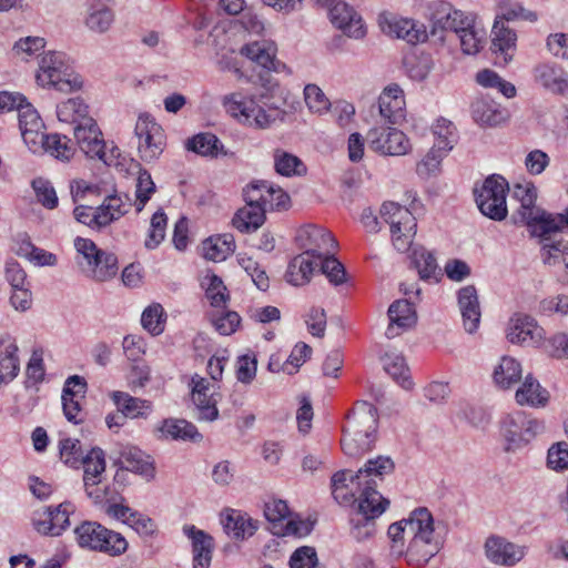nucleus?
<instances>
[{
    "mask_svg": "<svg viewBox=\"0 0 568 568\" xmlns=\"http://www.w3.org/2000/svg\"><path fill=\"white\" fill-rule=\"evenodd\" d=\"M270 182H252L243 191L246 205L235 213L232 223L242 233H250L261 227L265 221L267 210V194Z\"/></svg>",
    "mask_w": 568,
    "mask_h": 568,
    "instance_id": "nucleus-5",
    "label": "nucleus"
},
{
    "mask_svg": "<svg viewBox=\"0 0 568 568\" xmlns=\"http://www.w3.org/2000/svg\"><path fill=\"white\" fill-rule=\"evenodd\" d=\"M328 8L331 22L341 29L347 37L361 39L366 30L361 16L344 1H335Z\"/></svg>",
    "mask_w": 568,
    "mask_h": 568,
    "instance_id": "nucleus-17",
    "label": "nucleus"
},
{
    "mask_svg": "<svg viewBox=\"0 0 568 568\" xmlns=\"http://www.w3.org/2000/svg\"><path fill=\"white\" fill-rule=\"evenodd\" d=\"M73 216L77 222L90 227L93 231H101L106 227L104 223V217L102 213H100L99 207H92L88 205H77L73 210Z\"/></svg>",
    "mask_w": 568,
    "mask_h": 568,
    "instance_id": "nucleus-56",
    "label": "nucleus"
},
{
    "mask_svg": "<svg viewBox=\"0 0 568 568\" xmlns=\"http://www.w3.org/2000/svg\"><path fill=\"white\" fill-rule=\"evenodd\" d=\"M240 52L267 71L278 72L281 68H286L285 64L275 60L276 47L271 41L262 40L247 43L241 48Z\"/></svg>",
    "mask_w": 568,
    "mask_h": 568,
    "instance_id": "nucleus-28",
    "label": "nucleus"
},
{
    "mask_svg": "<svg viewBox=\"0 0 568 568\" xmlns=\"http://www.w3.org/2000/svg\"><path fill=\"white\" fill-rule=\"evenodd\" d=\"M378 516L365 514L359 510H355V515L351 518L352 524V536L361 541L371 537L375 531V519Z\"/></svg>",
    "mask_w": 568,
    "mask_h": 568,
    "instance_id": "nucleus-57",
    "label": "nucleus"
},
{
    "mask_svg": "<svg viewBox=\"0 0 568 568\" xmlns=\"http://www.w3.org/2000/svg\"><path fill=\"white\" fill-rule=\"evenodd\" d=\"M447 151L434 146L427 152L420 162L417 163L416 172L422 178H428L439 171L440 163Z\"/></svg>",
    "mask_w": 568,
    "mask_h": 568,
    "instance_id": "nucleus-60",
    "label": "nucleus"
},
{
    "mask_svg": "<svg viewBox=\"0 0 568 568\" xmlns=\"http://www.w3.org/2000/svg\"><path fill=\"white\" fill-rule=\"evenodd\" d=\"M433 133L436 138L434 146L449 152L456 142V128L447 119H438L433 126Z\"/></svg>",
    "mask_w": 568,
    "mask_h": 568,
    "instance_id": "nucleus-53",
    "label": "nucleus"
},
{
    "mask_svg": "<svg viewBox=\"0 0 568 568\" xmlns=\"http://www.w3.org/2000/svg\"><path fill=\"white\" fill-rule=\"evenodd\" d=\"M37 81L41 87L54 88L63 93L78 91L83 80L78 74L65 53L49 51L39 61Z\"/></svg>",
    "mask_w": 568,
    "mask_h": 568,
    "instance_id": "nucleus-4",
    "label": "nucleus"
},
{
    "mask_svg": "<svg viewBox=\"0 0 568 568\" xmlns=\"http://www.w3.org/2000/svg\"><path fill=\"white\" fill-rule=\"evenodd\" d=\"M389 325L385 335L392 339L400 335L402 332L413 327L417 322L416 311L413 303L407 300H397L388 307Z\"/></svg>",
    "mask_w": 568,
    "mask_h": 568,
    "instance_id": "nucleus-23",
    "label": "nucleus"
},
{
    "mask_svg": "<svg viewBox=\"0 0 568 568\" xmlns=\"http://www.w3.org/2000/svg\"><path fill=\"white\" fill-rule=\"evenodd\" d=\"M458 307L463 320V326L469 334L478 329L481 311L477 290L474 285H466L457 292Z\"/></svg>",
    "mask_w": 568,
    "mask_h": 568,
    "instance_id": "nucleus-22",
    "label": "nucleus"
},
{
    "mask_svg": "<svg viewBox=\"0 0 568 568\" xmlns=\"http://www.w3.org/2000/svg\"><path fill=\"white\" fill-rule=\"evenodd\" d=\"M384 369L404 389H410L413 382L408 376V367L402 355L386 354L384 357Z\"/></svg>",
    "mask_w": 568,
    "mask_h": 568,
    "instance_id": "nucleus-51",
    "label": "nucleus"
},
{
    "mask_svg": "<svg viewBox=\"0 0 568 568\" xmlns=\"http://www.w3.org/2000/svg\"><path fill=\"white\" fill-rule=\"evenodd\" d=\"M523 223L530 229L532 235L542 237L541 245L546 239H550L547 236L548 234L565 227V223L559 222L558 214L556 216L548 214L539 207L534 212V214H531L529 219H526Z\"/></svg>",
    "mask_w": 568,
    "mask_h": 568,
    "instance_id": "nucleus-39",
    "label": "nucleus"
},
{
    "mask_svg": "<svg viewBox=\"0 0 568 568\" xmlns=\"http://www.w3.org/2000/svg\"><path fill=\"white\" fill-rule=\"evenodd\" d=\"M79 547L110 556L122 555L128 548L125 538L97 521H83L74 528Z\"/></svg>",
    "mask_w": 568,
    "mask_h": 568,
    "instance_id": "nucleus-6",
    "label": "nucleus"
},
{
    "mask_svg": "<svg viewBox=\"0 0 568 568\" xmlns=\"http://www.w3.org/2000/svg\"><path fill=\"white\" fill-rule=\"evenodd\" d=\"M493 41L491 50L496 54L495 63L498 65H506L513 59V53L516 47L517 36L514 30L505 26L503 20H495L493 26Z\"/></svg>",
    "mask_w": 568,
    "mask_h": 568,
    "instance_id": "nucleus-27",
    "label": "nucleus"
},
{
    "mask_svg": "<svg viewBox=\"0 0 568 568\" xmlns=\"http://www.w3.org/2000/svg\"><path fill=\"white\" fill-rule=\"evenodd\" d=\"M89 266L94 280L105 282L116 275L119 270L118 257L111 252L103 251L89 263Z\"/></svg>",
    "mask_w": 568,
    "mask_h": 568,
    "instance_id": "nucleus-49",
    "label": "nucleus"
},
{
    "mask_svg": "<svg viewBox=\"0 0 568 568\" xmlns=\"http://www.w3.org/2000/svg\"><path fill=\"white\" fill-rule=\"evenodd\" d=\"M81 467L84 469V485H99L102 473L105 470V455L100 447L91 448L81 458Z\"/></svg>",
    "mask_w": 568,
    "mask_h": 568,
    "instance_id": "nucleus-40",
    "label": "nucleus"
},
{
    "mask_svg": "<svg viewBox=\"0 0 568 568\" xmlns=\"http://www.w3.org/2000/svg\"><path fill=\"white\" fill-rule=\"evenodd\" d=\"M221 523L226 535L235 540L252 537L257 529V521L241 510L226 509L221 514Z\"/></svg>",
    "mask_w": 568,
    "mask_h": 568,
    "instance_id": "nucleus-26",
    "label": "nucleus"
},
{
    "mask_svg": "<svg viewBox=\"0 0 568 568\" xmlns=\"http://www.w3.org/2000/svg\"><path fill=\"white\" fill-rule=\"evenodd\" d=\"M369 148L383 155H404L410 144L404 132L394 129L390 124L376 125L366 135Z\"/></svg>",
    "mask_w": 568,
    "mask_h": 568,
    "instance_id": "nucleus-11",
    "label": "nucleus"
},
{
    "mask_svg": "<svg viewBox=\"0 0 568 568\" xmlns=\"http://www.w3.org/2000/svg\"><path fill=\"white\" fill-rule=\"evenodd\" d=\"M203 256L213 262L226 260L235 251V240L230 233L215 235L202 243Z\"/></svg>",
    "mask_w": 568,
    "mask_h": 568,
    "instance_id": "nucleus-37",
    "label": "nucleus"
},
{
    "mask_svg": "<svg viewBox=\"0 0 568 568\" xmlns=\"http://www.w3.org/2000/svg\"><path fill=\"white\" fill-rule=\"evenodd\" d=\"M0 345L4 348L0 351V385L12 382L20 372V359L18 356V346L10 335L0 338Z\"/></svg>",
    "mask_w": 568,
    "mask_h": 568,
    "instance_id": "nucleus-31",
    "label": "nucleus"
},
{
    "mask_svg": "<svg viewBox=\"0 0 568 568\" xmlns=\"http://www.w3.org/2000/svg\"><path fill=\"white\" fill-rule=\"evenodd\" d=\"M395 469V463L388 456L368 459L355 474L351 470H338L331 478L334 499L344 506H353L355 510L381 516L389 506V500L377 490L378 480Z\"/></svg>",
    "mask_w": 568,
    "mask_h": 568,
    "instance_id": "nucleus-1",
    "label": "nucleus"
},
{
    "mask_svg": "<svg viewBox=\"0 0 568 568\" xmlns=\"http://www.w3.org/2000/svg\"><path fill=\"white\" fill-rule=\"evenodd\" d=\"M114 22V12L104 0H94L88 8L85 26L93 32L104 33Z\"/></svg>",
    "mask_w": 568,
    "mask_h": 568,
    "instance_id": "nucleus-35",
    "label": "nucleus"
},
{
    "mask_svg": "<svg viewBox=\"0 0 568 568\" xmlns=\"http://www.w3.org/2000/svg\"><path fill=\"white\" fill-rule=\"evenodd\" d=\"M296 240L305 248L304 254L316 261L335 253L338 246L337 241L329 231L315 225L301 229Z\"/></svg>",
    "mask_w": 568,
    "mask_h": 568,
    "instance_id": "nucleus-12",
    "label": "nucleus"
},
{
    "mask_svg": "<svg viewBox=\"0 0 568 568\" xmlns=\"http://www.w3.org/2000/svg\"><path fill=\"white\" fill-rule=\"evenodd\" d=\"M485 554L491 562L510 567L524 558L525 548L517 546L503 537L491 536L486 540Z\"/></svg>",
    "mask_w": 568,
    "mask_h": 568,
    "instance_id": "nucleus-20",
    "label": "nucleus"
},
{
    "mask_svg": "<svg viewBox=\"0 0 568 568\" xmlns=\"http://www.w3.org/2000/svg\"><path fill=\"white\" fill-rule=\"evenodd\" d=\"M17 111L22 139L32 152H37L40 139H43L44 134L43 122L37 110L27 101L22 102Z\"/></svg>",
    "mask_w": 568,
    "mask_h": 568,
    "instance_id": "nucleus-19",
    "label": "nucleus"
},
{
    "mask_svg": "<svg viewBox=\"0 0 568 568\" xmlns=\"http://www.w3.org/2000/svg\"><path fill=\"white\" fill-rule=\"evenodd\" d=\"M74 510L71 503L64 501L57 507H45L38 510L33 516L36 530L45 536H60L69 526V516Z\"/></svg>",
    "mask_w": 568,
    "mask_h": 568,
    "instance_id": "nucleus-13",
    "label": "nucleus"
},
{
    "mask_svg": "<svg viewBox=\"0 0 568 568\" xmlns=\"http://www.w3.org/2000/svg\"><path fill=\"white\" fill-rule=\"evenodd\" d=\"M134 134L138 138V151L144 162L156 160L165 146L164 131L149 114L138 118Z\"/></svg>",
    "mask_w": 568,
    "mask_h": 568,
    "instance_id": "nucleus-10",
    "label": "nucleus"
},
{
    "mask_svg": "<svg viewBox=\"0 0 568 568\" xmlns=\"http://www.w3.org/2000/svg\"><path fill=\"white\" fill-rule=\"evenodd\" d=\"M211 322L221 335H231L239 327L241 317L233 311H216L211 315Z\"/></svg>",
    "mask_w": 568,
    "mask_h": 568,
    "instance_id": "nucleus-61",
    "label": "nucleus"
},
{
    "mask_svg": "<svg viewBox=\"0 0 568 568\" xmlns=\"http://www.w3.org/2000/svg\"><path fill=\"white\" fill-rule=\"evenodd\" d=\"M499 10L500 13L497 16V20L505 21H515V20H527V21H536L537 14L532 11L525 9L518 2H511L510 0H500L499 1Z\"/></svg>",
    "mask_w": 568,
    "mask_h": 568,
    "instance_id": "nucleus-55",
    "label": "nucleus"
},
{
    "mask_svg": "<svg viewBox=\"0 0 568 568\" xmlns=\"http://www.w3.org/2000/svg\"><path fill=\"white\" fill-rule=\"evenodd\" d=\"M185 146L201 156L216 158L220 153L225 154L219 138L210 132L197 133L187 139Z\"/></svg>",
    "mask_w": 568,
    "mask_h": 568,
    "instance_id": "nucleus-45",
    "label": "nucleus"
},
{
    "mask_svg": "<svg viewBox=\"0 0 568 568\" xmlns=\"http://www.w3.org/2000/svg\"><path fill=\"white\" fill-rule=\"evenodd\" d=\"M378 111L385 124H398L405 118V99L398 85L388 87L382 92Z\"/></svg>",
    "mask_w": 568,
    "mask_h": 568,
    "instance_id": "nucleus-25",
    "label": "nucleus"
},
{
    "mask_svg": "<svg viewBox=\"0 0 568 568\" xmlns=\"http://www.w3.org/2000/svg\"><path fill=\"white\" fill-rule=\"evenodd\" d=\"M540 257L545 265L568 270V241L546 239Z\"/></svg>",
    "mask_w": 568,
    "mask_h": 568,
    "instance_id": "nucleus-43",
    "label": "nucleus"
},
{
    "mask_svg": "<svg viewBox=\"0 0 568 568\" xmlns=\"http://www.w3.org/2000/svg\"><path fill=\"white\" fill-rule=\"evenodd\" d=\"M74 146L78 145L81 152L90 159H99L105 162V142L102 132L94 119L84 120L82 124L72 128Z\"/></svg>",
    "mask_w": 568,
    "mask_h": 568,
    "instance_id": "nucleus-15",
    "label": "nucleus"
},
{
    "mask_svg": "<svg viewBox=\"0 0 568 568\" xmlns=\"http://www.w3.org/2000/svg\"><path fill=\"white\" fill-rule=\"evenodd\" d=\"M507 181L497 174L486 178L474 189V195L479 211L494 221H503L507 216L506 193Z\"/></svg>",
    "mask_w": 568,
    "mask_h": 568,
    "instance_id": "nucleus-7",
    "label": "nucleus"
},
{
    "mask_svg": "<svg viewBox=\"0 0 568 568\" xmlns=\"http://www.w3.org/2000/svg\"><path fill=\"white\" fill-rule=\"evenodd\" d=\"M501 432L506 440L505 449L515 452L537 435L542 434L545 424L542 420L529 417L524 412H516L503 420Z\"/></svg>",
    "mask_w": 568,
    "mask_h": 568,
    "instance_id": "nucleus-8",
    "label": "nucleus"
},
{
    "mask_svg": "<svg viewBox=\"0 0 568 568\" xmlns=\"http://www.w3.org/2000/svg\"><path fill=\"white\" fill-rule=\"evenodd\" d=\"M476 81L484 88H496L506 98L516 95V88L513 83L501 79L495 71L481 70L476 75Z\"/></svg>",
    "mask_w": 568,
    "mask_h": 568,
    "instance_id": "nucleus-52",
    "label": "nucleus"
},
{
    "mask_svg": "<svg viewBox=\"0 0 568 568\" xmlns=\"http://www.w3.org/2000/svg\"><path fill=\"white\" fill-rule=\"evenodd\" d=\"M381 26L384 32L403 39L410 44H417L425 42L428 38L426 27L413 19L406 18H392L390 20L385 19L381 21Z\"/></svg>",
    "mask_w": 568,
    "mask_h": 568,
    "instance_id": "nucleus-21",
    "label": "nucleus"
},
{
    "mask_svg": "<svg viewBox=\"0 0 568 568\" xmlns=\"http://www.w3.org/2000/svg\"><path fill=\"white\" fill-rule=\"evenodd\" d=\"M111 398L124 418L146 417L152 410L151 402L133 397L124 392H113Z\"/></svg>",
    "mask_w": 568,
    "mask_h": 568,
    "instance_id": "nucleus-34",
    "label": "nucleus"
},
{
    "mask_svg": "<svg viewBox=\"0 0 568 568\" xmlns=\"http://www.w3.org/2000/svg\"><path fill=\"white\" fill-rule=\"evenodd\" d=\"M39 148H43L45 152L59 160L68 161L75 152L73 140L65 134H43V139H40Z\"/></svg>",
    "mask_w": 568,
    "mask_h": 568,
    "instance_id": "nucleus-42",
    "label": "nucleus"
},
{
    "mask_svg": "<svg viewBox=\"0 0 568 568\" xmlns=\"http://www.w3.org/2000/svg\"><path fill=\"white\" fill-rule=\"evenodd\" d=\"M111 458L113 465L119 467L120 470H129L145 477L154 476L151 457L135 446L119 444L112 452Z\"/></svg>",
    "mask_w": 568,
    "mask_h": 568,
    "instance_id": "nucleus-14",
    "label": "nucleus"
},
{
    "mask_svg": "<svg viewBox=\"0 0 568 568\" xmlns=\"http://www.w3.org/2000/svg\"><path fill=\"white\" fill-rule=\"evenodd\" d=\"M455 34L460 41V47L466 54H476L481 44L483 36L474 27V18L471 17L470 26H462Z\"/></svg>",
    "mask_w": 568,
    "mask_h": 568,
    "instance_id": "nucleus-59",
    "label": "nucleus"
},
{
    "mask_svg": "<svg viewBox=\"0 0 568 568\" xmlns=\"http://www.w3.org/2000/svg\"><path fill=\"white\" fill-rule=\"evenodd\" d=\"M159 438L200 443L203 438L195 425L186 419L166 418L158 427Z\"/></svg>",
    "mask_w": 568,
    "mask_h": 568,
    "instance_id": "nucleus-30",
    "label": "nucleus"
},
{
    "mask_svg": "<svg viewBox=\"0 0 568 568\" xmlns=\"http://www.w3.org/2000/svg\"><path fill=\"white\" fill-rule=\"evenodd\" d=\"M548 399L549 393L531 376H527L523 386L516 392V400L519 405L545 406Z\"/></svg>",
    "mask_w": 568,
    "mask_h": 568,
    "instance_id": "nucleus-46",
    "label": "nucleus"
},
{
    "mask_svg": "<svg viewBox=\"0 0 568 568\" xmlns=\"http://www.w3.org/2000/svg\"><path fill=\"white\" fill-rule=\"evenodd\" d=\"M387 535L392 555H405L410 565L428 562L440 549L433 515L426 507L416 508L408 518L392 524Z\"/></svg>",
    "mask_w": 568,
    "mask_h": 568,
    "instance_id": "nucleus-2",
    "label": "nucleus"
},
{
    "mask_svg": "<svg viewBox=\"0 0 568 568\" xmlns=\"http://www.w3.org/2000/svg\"><path fill=\"white\" fill-rule=\"evenodd\" d=\"M163 315V307L160 304H152L143 311L141 324L152 335H159L164 329Z\"/></svg>",
    "mask_w": 568,
    "mask_h": 568,
    "instance_id": "nucleus-62",
    "label": "nucleus"
},
{
    "mask_svg": "<svg viewBox=\"0 0 568 568\" xmlns=\"http://www.w3.org/2000/svg\"><path fill=\"white\" fill-rule=\"evenodd\" d=\"M532 74L539 85L552 93L568 91V73L555 63H540L534 68Z\"/></svg>",
    "mask_w": 568,
    "mask_h": 568,
    "instance_id": "nucleus-29",
    "label": "nucleus"
},
{
    "mask_svg": "<svg viewBox=\"0 0 568 568\" xmlns=\"http://www.w3.org/2000/svg\"><path fill=\"white\" fill-rule=\"evenodd\" d=\"M85 455L79 439L64 438L60 440V457L72 468L81 467V458Z\"/></svg>",
    "mask_w": 568,
    "mask_h": 568,
    "instance_id": "nucleus-63",
    "label": "nucleus"
},
{
    "mask_svg": "<svg viewBox=\"0 0 568 568\" xmlns=\"http://www.w3.org/2000/svg\"><path fill=\"white\" fill-rule=\"evenodd\" d=\"M264 515L267 521L273 525V529L283 527V521L288 518L290 509L286 501L282 499H273L267 501L264 507Z\"/></svg>",
    "mask_w": 568,
    "mask_h": 568,
    "instance_id": "nucleus-64",
    "label": "nucleus"
},
{
    "mask_svg": "<svg viewBox=\"0 0 568 568\" xmlns=\"http://www.w3.org/2000/svg\"><path fill=\"white\" fill-rule=\"evenodd\" d=\"M381 219L389 224L390 231L403 227H417L416 219L412 212L396 202H384L379 210Z\"/></svg>",
    "mask_w": 568,
    "mask_h": 568,
    "instance_id": "nucleus-33",
    "label": "nucleus"
},
{
    "mask_svg": "<svg viewBox=\"0 0 568 568\" xmlns=\"http://www.w3.org/2000/svg\"><path fill=\"white\" fill-rule=\"evenodd\" d=\"M409 260L412 265L417 270L420 280H435L437 282L442 277V272L435 255L424 246H414L412 253H409Z\"/></svg>",
    "mask_w": 568,
    "mask_h": 568,
    "instance_id": "nucleus-32",
    "label": "nucleus"
},
{
    "mask_svg": "<svg viewBox=\"0 0 568 568\" xmlns=\"http://www.w3.org/2000/svg\"><path fill=\"white\" fill-rule=\"evenodd\" d=\"M155 192V184L146 170H140L136 179L135 206L141 212Z\"/></svg>",
    "mask_w": 568,
    "mask_h": 568,
    "instance_id": "nucleus-58",
    "label": "nucleus"
},
{
    "mask_svg": "<svg viewBox=\"0 0 568 568\" xmlns=\"http://www.w3.org/2000/svg\"><path fill=\"white\" fill-rule=\"evenodd\" d=\"M274 169L277 174L283 176H302L307 172L304 162L296 155L281 149H276L273 154Z\"/></svg>",
    "mask_w": 568,
    "mask_h": 568,
    "instance_id": "nucleus-47",
    "label": "nucleus"
},
{
    "mask_svg": "<svg viewBox=\"0 0 568 568\" xmlns=\"http://www.w3.org/2000/svg\"><path fill=\"white\" fill-rule=\"evenodd\" d=\"M183 532L191 540L193 568H209L214 550L213 537L194 525H185Z\"/></svg>",
    "mask_w": 568,
    "mask_h": 568,
    "instance_id": "nucleus-24",
    "label": "nucleus"
},
{
    "mask_svg": "<svg viewBox=\"0 0 568 568\" xmlns=\"http://www.w3.org/2000/svg\"><path fill=\"white\" fill-rule=\"evenodd\" d=\"M545 331L529 315L515 314L508 323L507 339L521 346H538L544 339Z\"/></svg>",
    "mask_w": 568,
    "mask_h": 568,
    "instance_id": "nucleus-16",
    "label": "nucleus"
},
{
    "mask_svg": "<svg viewBox=\"0 0 568 568\" xmlns=\"http://www.w3.org/2000/svg\"><path fill=\"white\" fill-rule=\"evenodd\" d=\"M87 392V382L79 375L70 376L62 390V409L65 418L78 425L82 423V408L80 405V398L84 397Z\"/></svg>",
    "mask_w": 568,
    "mask_h": 568,
    "instance_id": "nucleus-18",
    "label": "nucleus"
},
{
    "mask_svg": "<svg viewBox=\"0 0 568 568\" xmlns=\"http://www.w3.org/2000/svg\"><path fill=\"white\" fill-rule=\"evenodd\" d=\"M318 261L302 253L295 256L287 266L285 278L294 286H302L310 282Z\"/></svg>",
    "mask_w": 568,
    "mask_h": 568,
    "instance_id": "nucleus-36",
    "label": "nucleus"
},
{
    "mask_svg": "<svg viewBox=\"0 0 568 568\" xmlns=\"http://www.w3.org/2000/svg\"><path fill=\"white\" fill-rule=\"evenodd\" d=\"M57 116L59 121L75 126L82 124L84 120H92L89 115V106L80 98H72L61 102L57 106Z\"/></svg>",
    "mask_w": 568,
    "mask_h": 568,
    "instance_id": "nucleus-41",
    "label": "nucleus"
},
{
    "mask_svg": "<svg viewBox=\"0 0 568 568\" xmlns=\"http://www.w3.org/2000/svg\"><path fill=\"white\" fill-rule=\"evenodd\" d=\"M426 18L430 22L428 36L444 40V32H457L462 26H470L471 16L455 9L444 0H433L427 4Z\"/></svg>",
    "mask_w": 568,
    "mask_h": 568,
    "instance_id": "nucleus-9",
    "label": "nucleus"
},
{
    "mask_svg": "<svg viewBox=\"0 0 568 568\" xmlns=\"http://www.w3.org/2000/svg\"><path fill=\"white\" fill-rule=\"evenodd\" d=\"M513 195L520 203V206L517 213L514 214L513 219L515 223H521L526 219H529L538 209L535 204L537 200V189L530 182L523 184L518 183L514 186Z\"/></svg>",
    "mask_w": 568,
    "mask_h": 568,
    "instance_id": "nucleus-38",
    "label": "nucleus"
},
{
    "mask_svg": "<svg viewBox=\"0 0 568 568\" xmlns=\"http://www.w3.org/2000/svg\"><path fill=\"white\" fill-rule=\"evenodd\" d=\"M494 381L501 388H509L521 378V365L513 357L504 356L494 371Z\"/></svg>",
    "mask_w": 568,
    "mask_h": 568,
    "instance_id": "nucleus-48",
    "label": "nucleus"
},
{
    "mask_svg": "<svg viewBox=\"0 0 568 568\" xmlns=\"http://www.w3.org/2000/svg\"><path fill=\"white\" fill-rule=\"evenodd\" d=\"M320 271L331 284L338 286L346 282L347 274L344 265L335 257L334 253L325 256L318 262Z\"/></svg>",
    "mask_w": 568,
    "mask_h": 568,
    "instance_id": "nucleus-54",
    "label": "nucleus"
},
{
    "mask_svg": "<svg viewBox=\"0 0 568 568\" xmlns=\"http://www.w3.org/2000/svg\"><path fill=\"white\" fill-rule=\"evenodd\" d=\"M471 108L474 120L481 125L496 126L505 120L504 111L493 102L479 100Z\"/></svg>",
    "mask_w": 568,
    "mask_h": 568,
    "instance_id": "nucleus-50",
    "label": "nucleus"
},
{
    "mask_svg": "<svg viewBox=\"0 0 568 568\" xmlns=\"http://www.w3.org/2000/svg\"><path fill=\"white\" fill-rule=\"evenodd\" d=\"M132 203L128 194H111L104 197L103 202L98 206L100 213L105 215V226L112 222L120 220L131 209Z\"/></svg>",
    "mask_w": 568,
    "mask_h": 568,
    "instance_id": "nucleus-44",
    "label": "nucleus"
},
{
    "mask_svg": "<svg viewBox=\"0 0 568 568\" xmlns=\"http://www.w3.org/2000/svg\"><path fill=\"white\" fill-rule=\"evenodd\" d=\"M377 408L366 400L356 402L343 427L341 445L345 455L355 458L369 452L377 439Z\"/></svg>",
    "mask_w": 568,
    "mask_h": 568,
    "instance_id": "nucleus-3",
    "label": "nucleus"
}]
</instances>
